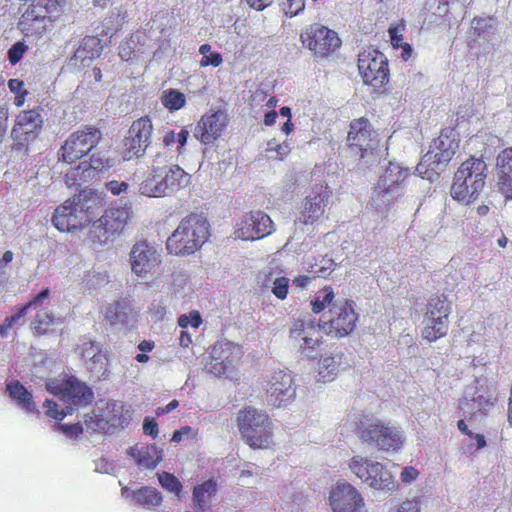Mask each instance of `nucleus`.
Instances as JSON below:
<instances>
[{"instance_id": "1", "label": "nucleus", "mask_w": 512, "mask_h": 512, "mask_svg": "<svg viewBox=\"0 0 512 512\" xmlns=\"http://www.w3.org/2000/svg\"><path fill=\"white\" fill-rule=\"evenodd\" d=\"M167 156L157 154L151 174L139 186V193L147 197H165L189 186L191 176L179 165H163Z\"/></svg>"}, {"instance_id": "2", "label": "nucleus", "mask_w": 512, "mask_h": 512, "mask_svg": "<svg viewBox=\"0 0 512 512\" xmlns=\"http://www.w3.org/2000/svg\"><path fill=\"white\" fill-rule=\"evenodd\" d=\"M100 209L101 206L94 200L80 194L57 207L52 222L61 232H74L89 225Z\"/></svg>"}, {"instance_id": "3", "label": "nucleus", "mask_w": 512, "mask_h": 512, "mask_svg": "<svg viewBox=\"0 0 512 512\" xmlns=\"http://www.w3.org/2000/svg\"><path fill=\"white\" fill-rule=\"evenodd\" d=\"M237 428L242 440L253 449H268L273 445V423L267 413L246 407L237 413Z\"/></svg>"}, {"instance_id": "4", "label": "nucleus", "mask_w": 512, "mask_h": 512, "mask_svg": "<svg viewBox=\"0 0 512 512\" xmlns=\"http://www.w3.org/2000/svg\"><path fill=\"white\" fill-rule=\"evenodd\" d=\"M208 223L199 214H190L182 219L167 239V250L175 255H189L197 251L206 241Z\"/></svg>"}, {"instance_id": "5", "label": "nucleus", "mask_w": 512, "mask_h": 512, "mask_svg": "<svg viewBox=\"0 0 512 512\" xmlns=\"http://www.w3.org/2000/svg\"><path fill=\"white\" fill-rule=\"evenodd\" d=\"M485 170L486 164L481 159L472 157L463 162L455 173L452 197L465 205L477 200L485 184Z\"/></svg>"}, {"instance_id": "6", "label": "nucleus", "mask_w": 512, "mask_h": 512, "mask_svg": "<svg viewBox=\"0 0 512 512\" xmlns=\"http://www.w3.org/2000/svg\"><path fill=\"white\" fill-rule=\"evenodd\" d=\"M358 433L362 439L375 443L383 451H395L403 444V437L398 428L367 416L359 421Z\"/></svg>"}, {"instance_id": "7", "label": "nucleus", "mask_w": 512, "mask_h": 512, "mask_svg": "<svg viewBox=\"0 0 512 512\" xmlns=\"http://www.w3.org/2000/svg\"><path fill=\"white\" fill-rule=\"evenodd\" d=\"M46 389L59 396L61 400L74 405H85L93 398L91 389L74 376L60 374L56 378H48Z\"/></svg>"}, {"instance_id": "8", "label": "nucleus", "mask_w": 512, "mask_h": 512, "mask_svg": "<svg viewBox=\"0 0 512 512\" xmlns=\"http://www.w3.org/2000/svg\"><path fill=\"white\" fill-rule=\"evenodd\" d=\"M451 307L445 297L431 298L424 316L422 337L430 342L446 335Z\"/></svg>"}, {"instance_id": "9", "label": "nucleus", "mask_w": 512, "mask_h": 512, "mask_svg": "<svg viewBox=\"0 0 512 512\" xmlns=\"http://www.w3.org/2000/svg\"><path fill=\"white\" fill-rule=\"evenodd\" d=\"M131 271L141 279H152L159 275L162 262L160 252L145 241L135 243L129 254Z\"/></svg>"}, {"instance_id": "10", "label": "nucleus", "mask_w": 512, "mask_h": 512, "mask_svg": "<svg viewBox=\"0 0 512 512\" xmlns=\"http://www.w3.org/2000/svg\"><path fill=\"white\" fill-rule=\"evenodd\" d=\"M328 314L329 319L322 324V329L327 334L344 337L355 329L358 315L354 310L353 302L338 299L330 306Z\"/></svg>"}, {"instance_id": "11", "label": "nucleus", "mask_w": 512, "mask_h": 512, "mask_svg": "<svg viewBox=\"0 0 512 512\" xmlns=\"http://www.w3.org/2000/svg\"><path fill=\"white\" fill-rule=\"evenodd\" d=\"M459 133L453 128L442 129L437 139L430 145L429 151L423 156L417 166V171L422 174L425 166L431 163H447L459 148Z\"/></svg>"}, {"instance_id": "12", "label": "nucleus", "mask_w": 512, "mask_h": 512, "mask_svg": "<svg viewBox=\"0 0 512 512\" xmlns=\"http://www.w3.org/2000/svg\"><path fill=\"white\" fill-rule=\"evenodd\" d=\"M358 70L363 82L374 88L388 81V65L385 56L377 50L363 51L358 55Z\"/></svg>"}, {"instance_id": "13", "label": "nucleus", "mask_w": 512, "mask_h": 512, "mask_svg": "<svg viewBox=\"0 0 512 512\" xmlns=\"http://www.w3.org/2000/svg\"><path fill=\"white\" fill-rule=\"evenodd\" d=\"M101 139L99 130L84 127L72 133L62 146V158L72 163L93 151Z\"/></svg>"}, {"instance_id": "14", "label": "nucleus", "mask_w": 512, "mask_h": 512, "mask_svg": "<svg viewBox=\"0 0 512 512\" xmlns=\"http://www.w3.org/2000/svg\"><path fill=\"white\" fill-rule=\"evenodd\" d=\"M407 177V170L401 168L398 164L390 163L386 172L381 176L377 187L373 190L370 204L373 207L391 203L393 196L397 193L400 184Z\"/></svg>"}, {"instance_id": "15", "label": "nucleus", "mask_w": 512, "mask_h": 512, "mask_svg": "<svg viewBox=\"0 0 512 512\" xmlns=\"http://www.w3.org/2000/svg\"><path fill=\"white\" fill-rule=\"evenodd\" d=\"M303 44L316 56L325 57L336 51L341 41L337 33L319 24H314L301 35Z\"/></svg>"}, {"instance_id": "16", "label": "nucleus", "mask_w": 512, "mask_h": 512, "mask_svg": "<svg viewBox=\"0 0 512 512\" xmlns=\"http://www.w3.org/2000/svg\"><path fill=\"white\" fill-rule=\"evenodd\" d=\"M329 505L332 512H367L362 494L350 483H341L332 489Z\"/></svg>"}, {"instance_id": "17", "label": "nucleus", "mask_w": 512, "mask_h": 512, "mask_svg": "<svg viewBox=\"0 0 512 512\" xmlns=\"http://www.w3.org/2000/svg\"><path fill=\"white\" fill-rule=\"evenodd\" d=\"M41 124L42 118L37 111L29 110L20 113L12 129L14 149L19 151L27 149L30 142L36 139Z\"/></svg>"}, {"instance_id": "18", "label": "nucleus", "mask_w": 512, "mask_h": 512, "mask_svg": "<svg viewBox=\"0 0 512 512\" xmlns=\"http://www.w3.org/2000/svg\"><path fill=\"white\" fill-rule=\"evenodd\" d=\"M274 231L271 218L262 211H254L237 224L236 235L242 240H258L270 235Z\"/></svg>"}, {"instance_id": "19", "label": "nucleus", "mask_w": 512, "mask_h": 512, "mask_svg": "<svg viewBox=\"0 0 512 512\" xmlns=\"http://www.w3.org/2000/svg\"><path fill=\"white\" fill-rule=\"evenodd\" d=\"M331 190L327 185H314L306 196L300 215V222L313 224L323 217L325 208L331 197Z\"/></svg>"}, {"instance_id": "20", "label": "nucleus", "mask_w": 512, "mask_h": 512, "mask_svg": "<svg viewBox=\"0 0 512 512\" xmlns=\"http://www.w3.org/2000/svg\"><path fill=\"white\" fill-rule=\"evenodd\" d=\"M347 142L352 152L360 153L361 158L364 157V153L376 149L378 145L375 132L369 121L364 118L351 122Z\"/></svg>"}, {"instance_id": "21", "label": "nucleus", "mask_w": 512, "mask_h": 512, "mask_svg": "<svg viewBox=\"0 0 512 512\" xmlns=\"http://www.w3.org/2000/svg\"><path fill=\"white\" fill-rule=\"evenodd\" d=\"M321 328L322 325H317L312 320H296L290 328V339L302 353L310 356L320 344Z\"/></svg>"}, {"instance_id": "22", "label": "nucleus", "mask_w": 512, "mask_h": 512, "mask_svg": "<svg viewBox=\"0 0 512 512\" xmlns=\"http://www.w3.org/2000/svg\"><path fill=\"white\" fill-rule=\"evenodd\" d=\"M267 400L274 406L281 407L291 403L295 397V388L290 373L274 372L266 387Z\"/></svg>"}, {"instance_id": "23", "label": "nucleus", "mask_w": 512, "mask_h": 512, "mask_svg": "<svg viewBox=\"0 0 512 512\" xmlns=\"http://www.w3.org/2000/svg\"><path fill=\"white\" fill-rule=\"evenodd\" d=\"M229 122L224 111L207 113L198 121L194 136L203 144H213L223 133Z\"/></svg>"}, {"instance_id": "24", "label": "nucleus", "mask_w": 512, "mask_h": 512, "mask_svg": "<svg viewBox=\"0 0 512 512\" xmlns=\"http://www.w3.org/2000/svg\"><path fill=\"white\" fill-rule=\"evenodd\" d=\"M242 355L243 351L240 345L229 341L217 342L211 351L210 369L214 374H225L242 358Z\"/></svg>"}, {"instance_id": "25", "label": "nucleus", "mask_w": 512, "mask_h": 512, "mask_svg": "<svg viewBox=\"0 0 512 512\" xmlns=\"http://www.w3.org/2000/svg\"><path fill=\"white\" fill-rule=\"evenodd\" d=\"M349 469L361 480H389L395 477V474L384 469L381 463L359 456L352 458Z\"/></svg>"}, {"instance_id": "26", "label": "nucleus", "mask_w": 512, "mask_h": 512, "mask_svg": "<svg viewBox=\"0 0 512 512\" xmlns=\"http://www.w3.org/2000/svg\"><path fill=\"white\" fill-rule=\"evenodd\" d=\"M106 166H109L108 159L96 157L95 154L92 153L89 162L83 161L77 167L66 172L65 182L68 186L86 182L93 178L97 171Z\"/></svg>"}, {"instance_id": "27", "label": "nucleus", "mask_w": 512, "mask_h": 512, "mask_svg": "<svg viewBox=\"0 0 512 512\" xmlns=\"http://www.w3.org/2000/svg\"><path fill=\"white\" fill-rule=\"evenodd\" d=\"M51 21L45 14L38 12L29 5L22 14L18 26L26 36L38 38L46 32L48 23Z\"/></svg>"}, {"instance_id": "28", "label": "nucleus", "mask_w": 512, "mask_h": 512, "mask_svg": "<svg viewBox=\"0 0 512 512\" xmlns=\"http://www.w3.org/2000/svg\"><path fill=\"white\" fill-rule=\"evenodd\" d=\"M81 357L90 370L100 372L108 362V353L98 343L86 341L81 347Z\"/></svg>"}, {"instance_id": "29", "label": "nucleus", "mask_w": 512, "mask_h": 512, "mask_svg": "<svg viewBox=\"0 0 512 512\" xmlns=\"http://www.w3.org/2000/svg\"><path fill=\"white\" fill-rule=\"evenodd\" d=\"M348 363L342 353L324 357L318 368L317 381L327 383L335 379L338 373L345 370Z\"/></svg>"}, {"instance_id": "30", "label": "nucleus", "mask_w": 512, "mask_h": 512, "mask_svg": "<svg viewBox=\"0 0 512 512\" xmlns=\"http://www.w3.org/2000/svg\"><path fill=\"white\" fill-rule=\"evenodd\" d=\"M122 496L126 499H132L135 504L145 509H152L162 502L161 493L151 487H142L136 491H130L128 487L123 486Z\"/></svg>"}, {"instance_id": "31", "label": "nucleus", "mask_w": 512, "mask_h": 512, "mask_svg": "<svg viewBox=\"0 0 512 512\" xmlns=\"http://www.w3.org/2000/svg\"><path fill=\"white\" fill-rule=\"evenodd\" d=\"M140 469H154L161 460L162 450L154 445L136 446L129 449Z\"/></svg>"}, {"instance_id": "32", "label": "nucleus", "mask_w": 512, "mask_h": 512, "mask_svg": "<svg viewBox=\"0 0 512 512\" xmlns=\"http://www.w3.org/2000/svg\"><path fill=\"white\" fill-rule=\"evenodd\" d=\"M126 18L127 10L122 5L111 8L102 22L100 35L112 37L124 25Z\"/></svg>"}, {"instance_id": "33", "label": "nucleus", "mask_w": 512, "mask_h": 512, "mask_svg": "<svg viewBox=\"0 0 512 512\" xmlns=\"http://www.w3.org/2000/svg\"><path fill=\"white\" fill-rule=\"evenodd\" d=\"M6 390L10 398L22 409L33 412L36 410V404L32 399V394L18 381L10 382L6 385Z\"/></svg>"}, {"instance_id": "34", "label": "nucleus", "mask_w": 512, "mask_h": 512, "mask_svg": "<svg viewBox=\"0 0 512 512\" xmlns=\"http://www.w3.org/2000/svg\"><path fill=\"white\" fill-rule=\"evenodd\" d=\"M104 215L110 224V231H113L115 235H119L126 224L132 219L133 211L130 206H124L111 208L107 210Z\"/></svg>"}, {"instance_id": "35", "label": "nucleus", "mask_w": 512, "mask_h": 512, "mask_svg": "<svg viewBox=\"0 0 512 512\" xmlns=\"http://www.w3.org/2000/svg\"><path fill=\"white\" fill-rule=\"evenodd\" d=\"M215 493L216 482H203L196 486L192 492L195 508L199 512H207L209 501Z\"/></svg>"}, {"instance_id": "36", "label": "nucleus", "mask_w": 512, "mask_h": 512, "mask_svg": "<svg viewBox=\"0 0 512 512\" xmlns=\"http://www.w3.org/2000/svg\"><path fill=\"white\" fill-rule=\"evenodd\" d=\"M102 39L98 36H86L75 52V57L82 62L86 59L98 57L102 51Z\"/></svg>"}, {"instance_id": "37", "label": "nucleus", "mask_w": 512, "mask_h": 512, "mask_svg": "<svg viewBox=\"0 0 512 512\" xmlns=\"http://www.w3.org/2000/svg\"><path fill=\"white\" fill-rule=\"evenodd\" d=\"M89 229V238L92 242H98L100 244L107 243L112 237L115 236L113 231H110V224L103 214L100 218L93 220Z\"/></svg>"}, {"instance_id": "38", "label": "nucleus", "mask_w": 512, "mask_h": 512, "mask_svg": "<svg viewBox=\"0 0 512 512\" xmlns=\"http://www.w3.org/2000/svg\"><path fill=\"white\" fill-rule=\"evenodd\" d=\"M36 310L34 319L31 322V327L37 334L46 333L53 325H55L57 319L55 318L51 309L46 307H39Z\"/></svg>"}, {"instance_id": "39", "label": "nucleus", "mask_w": 512, "mask_h": 512, "mask_svg": "<svg viewBox=\"0 0 512 512\" xmlns=\"http://www.w3.org/2000/svg\"><path fill=\"white\" fill-rule=\"evenodd\" d=\"M152 130L153 126L151 120L148 117H143L132 123L128 133L137 138L138 142L145 143L149 146Z\"/></svg>"}, {"instance_id": "40", "label": "nucleus", "mask_w": 512, "mask_h": 512, "mask_svg": "<svg viewBox=\"0 0 512 512\" xmlns=\"http://www.w3.org/2000/svg\"><path fill=\"white\" fill-rule=\"evenodd\" d=\"M63 5L64 0H33L30 4V6L38 12L45 14L50 20L62 12Z\"/></svg>"}, {"instance_id": "41", "label": "nucleus", "mask_w": 512, "mask_h": 512, "mask_svg": "<svg viewBox=\"0 0 512 512\" xmlns=\"http://www.w3.org/2000/svg\"><path fill=\"white\" fill-rule=\"evenodd\" d=\"M160 99L162 105L169 111L180 110L186 103L185 95L176 89L163 91Z\"/></svg>"}, {"instance_id": "42", "label": "nucleus", "mask_w": 512, "mask_h": 512, "mask_svg": "<svg viewBox=\"0 0 512 512\" xmlns=\"http://www.w3.org/2000/svg\"><path fill=\"white\" fill-rule=\"evenodd\" d=\"M147 147L145 143L138 142L137 138L128 133V136L123 141V159L131 160L134 157L138 158L145 153Z\"/></svg>"}, {"instance_id": "43", "label": "nucleus", "mask_w": 512, "mask_h": 512, "mask_svg": "<svg viewBox=\"0 0 512 512\" xmlns=\"http://www.w3.org/2000/svg\"><path fill=\"white\" fill-rule=\"evenodd\" d=\"M291 151L289 142L278 143L276 139H271L267 143L265 150L268 159L283 160Z\"/></svg>"}, {"instance_id": "44", "label": "nucleus", "mask_w": 512, "mask_h": 512, "mask_svg": "<svg viewBox=\"0 0 512 512\" xmlns=\"http://www.w3.org/2000/svg\"><path fill=\"white\" fill-rule=\"evenodd\" d=\"M335 294L331 287H324L322 290L318 292V295L314 301L311 302L312 310L314 313H320L335 302L334 301Z\"/></svg>"}, {"instance_id": "45", "label": "nucleus", "mask_w": 512, "mask_h": 512, "mask_svg": "<svg viewBox=\"0 0 512 512\" xmlns=\"http://www.w3.org/2000/svg\"><path fill=\"white\" fill-rule=\"evenodd\" d=\"M199 52L202 55V59L200 61L201 67H207L209 65L218 67L223 61L221 54L218 52H212V48L209 44L201 45Z\"/></svg>"}, {"instance_id": "46", "label": "nucleus", "mask_w": 512, "mask_h": 512, "mask_svg": "<svg viewBox=\"0 0 512 512\" xmlns=\"http://www.w3.org/2000/svg\"><path fill=\"white\" fill-rule=\"evenodd\" d=\"M108 282V276L105 272H98L95 270H91L86 272L83 283L86 288L89 290H95L99 287L103 286Z\"/></svg>"}, {"instance_id": "47", "label": "nucleus", "mask_w": 512, "mask_h": 512, "mask_svg": "<svg viewBox=\"0 0 512 512\" xmlns=\"http://www.w3.org/2000/svg\"><path fill=\"white\" fill-rule=\"evenodd\" d=\"M105 318L110 324H122L127 320V314L123 311V307L120 303H114L106 307Z\"/></svg>"}, {"instance_id": "48", "label": "nucleus", "mask_w": 512, "mask_h": 512, "mask_svg": "<svg viewBox=\"0 0 512 512\" xmlns=\"http://www.w3.org/2000/svg\"><path fill=\"white\" fill-rule=\"evenodd\" d=\"M497 187L507 198L512 199V174L507 171H496Z\"/></svg>"}, {"instance_id": "49", "label": "nucleus", "mask_w": 512, "mask_h": 512, "mask_svg": "<svg viewBox=\"0 0 512 512\" xmlns=\"http://www.w3.org/2000/svg\"><path fill=\"white\" fill-rule=\"evenodd\" d=\"M496 171H507L512 174V147L506 148L498 154Z\"/></svg>"}, {"instance_id": "50", "label": "nucleus", "mask_w": 512, "mask_h": 512, "mask_svg": "<svg viewBox=\"0 0 512 512\" xmlns=\"http://www.w3.org/2000/svg\"><path fill=\"white\" fill-rule=\"evenodd\" d=\"M289 288V279L281 276L276 277L272 282V293L281 300H284L287 297Z\"/></svg>"}, {"instance_id": "51", "label": "nucleus", "mask_w": 512, "mask_h": 512, "mask_svg": "<svg viewBox=\"0 0 512 512\" xmlns=\"http://www.w3.org/2000/svg\"><path fill=\"white\" fill-rule=\"evenodd\" d=\"M466 398H470V400L475 403V406L473 409H485L487 405L491 404L492 395L488 394L487 396H484L480 393V391H475L474 393H471L469 390L465 392Z\"/></svg>"}, {"instance_id": "52", "label": "nucleus", "mask_w": 512, "mask_h": 512, "mask_svg": "<svg viewBox=\"0 0 512 512\" xmlns=\"http://www.w3.org/2000/svg\"><path fill=\"white\" fill-rule=\"evenodd\" d=\"M201 323L202 318L198 311H192L189 315L183 314L178 318V324L182 328H187L188 326L198 328Z\"/></svg>"}, {"instance_id": "53", "label": "nucleus", "mask_w": 512, "mask_h": 512, "mask_svg": "<svg viewBox=\"0 0 512 512\" xmlns=\"http://www.w3.org/2000/svg\"><path fill=\"white\" fill-rule=\"evenodd\" d=\"M44 406L46 407V414L57 420H62L67 414H70L72 411V408H69L67 410H58L57 404L51 400H46L44 402Z\"/></svg>"}, {"instance_id": "54", "label": "nucleus", "mask_w": 512, "mask_h": 512, "mask_svg": "<svg viewBox=\"0 0 512 512\" xmlns=\"http://www.w3.org/2000/svg\"><path fill=\"white\" fill-rule=\"evenodd\" d=\"M305 7V0H287L284 4V11L286 15L293 17L302 11Z\"/></svg>"}, {"instance_id": "55", "label": "nucleus", "mask_w": 512, "mask_h": 512, "mask_svg": "<svg viewBox=\"0 0 512 512\" xmlns=\"http://www.w3.org/2000/svg\"><path fill=\"white\" fill-rule=\"evenodd\" d=\"M25 51V46L23 43L17 42L15 43L8 51L9 61L12 64H16L20 61Z\"/></svg>"}, {"instance_id": "56", "label": "nucleus", "mask_w": 512, "mask_h": 512, "mask_svg": "<svg viewBox=\"0 0 512 512\" xmlns=\"http://www.w3.org/2000/svg\"><path fill=\"white\" fill-rule=\"evenodd\" d=\"M106 188L113 195H122L127 193L129 185L126 182L112 180L106 184Z\"/></svg>"}, {"instance_id": "57", "label": "nucleus", "mask_w": 512, "mask_h": 512, "mask_svg": "<svg viewBox=\"0 0 512 512\" xmlns=\"http://www.w3.org/2000/svg\"><path fill=\"white\" fill-rule=\"evenodd\" d=\"M402 27L397 26L389 29V35L393 46L399 47L402 46L403 35H402Z\"/></svg>"}, {"instance_id": "58", "label": "nucleus", "mask_w": 512, "mask_h": 512, "mask_svg": "<svg viewBox=\"0 0 512 512\" xmlns=\"http://www.w3.org/2000/svg\"><path fill=\"white\" fill-rule=\"evenodd\" d=\"M60 429L63 431V433L69 437H78L83 432L82 427L79 424H73V425H61Z\"/></svg>"}, {"instance_id": "59", "label": "nucleus", "mask_w": 512, "mask_h": 512, "mask_svg": "<svg viewBox=\"0 0 512 512\" xmlns=\"http://www.w3.org/2000/svg\"><path fill=\"white\" fill-rule=\"evenodd\" d=\"M143 431L145 434L150 435L152 437H156L158 434V425L154 421V419L146 418L143 423Z\"/></svg>"}, {"instance_id": "60", "label": "nucleus", "mask_w": 512, "mask_h": 512, "mask_svg": "<svg viewBox=\"0 0 512 512\" xmlns=\"http://www.w3.org/2000/svg\"><path fill=\"white\" fill-rule=\"evenodd\" d=\"M30 309H33V307H29L27 303L25 306L19 308L15 314L11 315L10 317H7L5 321L6 323H8V326L11 327L13 323L17 322L20 318L24 317L27 311Z\"/></svg>"}, {"instance_id": "61", "label": "nucleus", "mask_w": 512, "mask_h": 512, "mask_svg": "<svg viewBox=\"0 0 512 512\" xmlns=\"http://www.w3.org/2000/svg\"><path fill=\"white\" fill-rule=\"evenodd\" d=\"M49 293V289L47 288L42 290L33 300L28 303V306L33 307V309L42 307V301L48 298Z\"/></svg>"}, {"instance_id": "62", "label": "nucleus", "mask_w": 512, "mask_h": 512, "mask_svg": "<svg viewBox=\"0 0 512 512\" xmlns=\"http://www.w3.org/2000/svg\"><path fill=\"white\" fill-rule=\"evenodd\" d=\"M133 54V47L130 42H126L120 45L119 47V56L122 60L128 61L131 59Z\"/></svg>"}, {"instance_id": "63", "label": "nucleus", "mask_w": 512, "mask_h": 512, "mask_svg": "<svg viewBox=\"0 0 512 512\" xmlns=\"http://www.w3.org/2000/svg\"><path fill=\"white\" fill-rule=\"evenodd\" d=\"M192 432V428L185 426L181 428L180 430H177L173 433V436L171 438V441L178 443L183 440L185 436H188Z\"/></svg>"}, {"instance_id": "64", "label": "nucleus", "mask_w": 512, "mask_h": 512, "mask_svg": "<svg viewBox=\"0 0 512 512\" xmlns=\"http://www.w3.org/2000/svg\"><path fill=\"white\" fill-rule=\"evenodd\" d=\"M418 474L419 472L415 468L409 466L402 470L401 478L402 480H415L418 477Z\"/></svg>"}]
</instances>
